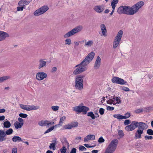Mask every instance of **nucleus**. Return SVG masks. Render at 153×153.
<instances>
[{"label": "nucleus", "mask_w": 153, "mask_h": 153, "mask_svg": "<svg viewBox=\"0 0 153 153\" xmlns=\"http://www.w3.org/2000/svg\"><path fill=\"white\" fill-rule=\"evenodd\" d=\"M137 127L138 129L135 133L134 138L135 139H140L141 138V135L144 130L148 127V126L145 123L142 122H138L136 121H132L130 125L125 127V129L128 131H130Z\"/></svg>", "instance_id": "1"}, {"label": "nucleus", "mask_w": 153, "mask_h": 153, "mask_svg": "<svg viewBox=\"0 0 153 153\" xmlns=\"http://www.w3.org/2000/svg\"><path fill=\"white\" fill-rule=\"evenodd\" d=\"M144 4V2L140 1L131 7L128 6H121L118 8L117 12L119 14L124 13L127 15H133L136 13Z\"/></svg>", "instance_id": "2"}, {"label": "nucleus", "mask_w": 153, "mask_h": 153, "mask_svg": "<svg viewBox=\"0 0 153 153\" xmlns=\"http://www.w3.org/2000/svg\"><path fill=\"white\" fill-rule=\"evenodd\" d=\"M94 55L95 53L93 52L89 53L80 64L76 66L75 68H76L74 71L73 74L74 75L78 74L86 70L87 68V65L92 60Z\"/></svg>", "instance_id": "3"}, {"label": "nucleus", "mask_w": 153, "mask_h": 153, "mask_svg": "<svg viewBox=\"0 0 153 153\" xmlns=\"http://www.w3.org/2000/svg\"><path fill=\"white\" fill-rule=\"evenodd\" d=\"M118 144V140L114 139L112 140L106 149L104 153H113L116 149Z\"/></svg>", "instance_id": "4"}, {"label": "nucleus", "mask_w": 153, "mask_h": 153, "mask_svg": "<svg viewBox=\"0 0 153 153\" xmlns=\"http://www.w3.org/2000/svg\"><path fill=\"white\" fill-rule=\"evenodd\" d=\"M84 77V76L79 75L76 76L75 77V84L74 87L76 89L79 91L82 90L83 88V78Z\"/></svg>", "instance_id": "5"}, {"label": "nucleus", "mask_w": 153, "mask_h": 153, "mask_svg": "<svg viewBox=\"0 0 153 153\" xmlns=\"http://www.w3.org/2000/svg\"><path fill=\"white\" fill-rule=\"evenodd\" d=\"M82 28L83 27L82 26L79 25L66 33L64 35L63 37L65 38L69 37L72 36L80 32Z\"/></svg>", "instance_id": "6"}, {"label": "nucleus", "mask_w": 153, "mask_h": 153, "mask_svg": "<svg viewBox=\"0 0 153 153\" xmlns=\"http://www.w3.org/2000/svg\"><path fill=\"white\" fill-rule=\"evenodd\" d=\"M123 34V31L122 30H120L118 32L117 35L114 38L113 43V48L114 49L116 48L120 44Z\"/></svg>", "instance_id": "7"}, {"label": "nucleus", "mask_w": 153, "mask_h": 153, "mask_svg": "<svg viewBox=\"0 0 153 153\" xmlns=\"http://www.w3.org/2000/svg\"><path fill=\"white\" fill-rule=\"evenodd\" d=\"M73 110L79 113L82 112L84 114H85L88 111L89 108L86 106L79 105L73 107Z\"/></svg>", "instance_id": "8"}, {"label": "nucleus", "mask_w": 153, "mask_h": 153, "mask_svg": "<svg viewBox=\"0 0 153 153\" xmlns=\"http://www.w3.org/2000/svg\"><path fill=\"white\" fill-rule=\"evenodd\" d=\"M19 106L22 109L27 111L36 110L39 109V106H38L26 105L22 104H20Z\"/></svg>", "instance_id": "9"}, {"label": "nucleus", "mask_w": 153, "mask_h": 153, "mask_svg": "<svg viewBox=\"0 0 153 153\" xmlns=\"http://www.w3.org/2000/svg\"><path fill=\"white\" fill-rule=\"evenodd\" d=\"M48 9L47 6H44L36 10L34 13V15L35 16H39L45 13Z\"/></svg>", "instance_id": "10"}, {"label": "nucleus", "mask_w": 153, "mask_h": 153, "mask_svg": "<svg viewBox=\"0 0 153 153\" xmlns=\"http://www.w3.org/2000/svg\"><path fill=\"white\" fill-rule=\"evenodd\" d=\"M47 77V74L44 72H39L37 73L36 75V79L39 81L43 80Z\"/></svg>", "instance_id": "11"}, {"label": "nucleus", "mask_w": 153, "mask_h": 153, "mask_svg": "<svg viewBox=\"0 0 153 153\" xmlns=\"http://www.w3.org/2000/svg\"><path fill=\"white\" fill-rule=\"evenodd\" d=\"M54 122H52L51 121L46 120H42L38 123V124L40 126H47L48 127L54 124Z\"/></svg>", "instance_id": "12"}, {"label": "nucleus", "mask_w": 153, "mask_h": 153, "mask_svg": "<svg viewBox=\"0 0 153 153\" xmlns=\"http://www.w3.org/2000/svg\"><path fill=\"white\" fill-rule=\"evenodd\" d=\"M81 44L85 43L84 46L85 47L89 48L92 46L94 43V41L91 40H89L87 41L86 39H84L81 41L79 42Z\"/></svg>", "instance_id": "13"}, {"label": "nucleus", "mask_w": 153, "mask_h": 153, "mask_svg": "<svg viewBox=\"0 0 153 153\" xmlns=\"http://www.w3.org/2000/svg\"><path fill=\"white\" fill-rule=\"evenodd\" d=\"M112 81L114 83H116L120 85H124L125 83V81L121 78L114 77L112 79Z\"/></svg>", "instance_id": "14"}, {"label": "nucleus", "mask_w": 153, "mask_h": 153, "mask_svg": "<svg viewBox=\"0 0 153 153\" xmlns=\"http://www.w3.org/2000/svg\"><path fill=\"white\" fill-rule=\"evenodd\" d=\"M9 36V34L7 33L0 31V42L4 40L5 39Z\"/></svg>", "instance_id": "15"}, {"label": "nucleus", "mask_w": 153, "mask_h": 153, "mask_svg": "<svg viewBox=\"0 0 153 153\" xmlns=\"http://www.w3.org/2000/svg\"><path fill=\"white\" fill-rule=\"evenodd\" d=\"M46 63L47 62L45 61L44 59H39L38 67L39 69L45 67L46 66Z\"/></svg>", "instance_id": "16"}, {"label": "nucleus", "mask_w": 153, "mask_h": 153, "mask_svg": "<svg viewBox=\"0 0 153 153\" xmlns=\"http://www.w3.org/2000/svg\"><path fill=\"white\" fill-rule=\"evenodd\" d=\"M5 132L3 130H0V143L5 141L6 140Z\"/></svg>", "instance_id": "17"}, {"label": "nucleus", "mask_w": 153, "mask_h": 153, "mask_svg": "<svg viewBox=\"0 0 153 153\" xmlns=\"http://www.w3.org/2000/svg\"><path fill=\"white\" fill-rule=\"evenodd\" d=\"M101 60L100 57L99 56H98L97 57L94 65V67L95 69H97L99 68L101 65Z\"/></svg>", "instance_id": "18"}, {"label": "nucleus", "mask_w": 153, "mask_h": 153, "mask_svg": "<svg viewBox=\"0 0 153 153\" xmlns=\"http://www.w3.org/2000/svg\"><path fill=\"white\" fill-rule=\"evenodd\" d=\"M100 28L102 33V36H103L105 37L106 36H107L106 34L107 30L105 25L103 24H101L100 25Z\"/></svg>", "instance_id": "19"}, {"label": "nucleus", "mask_w": 153, "mask_h": 153, "mask_svg": "<svg viewBox=\"0 0 153 153\" xmlns=\"http://www.w3.org/2000/svg\"><path fill=\"white\" fill-rule=\"evenodd\" d=\"M94 9L96 12L100 13L103 11L104 8L103 6L99 5L95 6Z\"/></svg>", "instance_id": "20"}, {"label": "nucleus", "mask_w": 153, "mask_h": 153, "mask_svg": "<svg viewBox=\"0 0 153 153\" xmlns=\"http://www.w3.org/2000/svg\"><path fill=\"white\" fill-rule=\"evenodd\" d=\"M95 136L94 135H88L84 138V141L85 142L87 143L90 140H95Z\"/></svg>", "instance_id": "21"}, {"label": "nucleus", "mask_w": 153, "mask_h": 153, "mask_svg": "<svg viewBox=\"0 0 153 153\" xmlns=\"http://www.w3.org/2000/svg\"><path fill=\"white\" fill-rule=\"evenodd\" d=\"M31 1H27L26 0H21L19 1L18 3V5L21 6L24 5H27Z\"/></svg>", "instance_id": "22"}, {"label": "nucleus", "mask_w": 153, "mask_h": 153, "mask_svg": "<svg viewBox=\"0 0 153 153\" xmlns=\"http://www.w3.org/2000/svg\"><path fill=\"white\" fill-rule=\"evenodd\" d=\"M12 141L14 143L17 142H21L22 141L21 137L17 136H15L13 137L12 138Z\"/></svg>", "instance_id": "23"}, {"label": "nucleus", "mask_w": 153, "mask_h": 153, "mask_svg": "<svg viewBox=\"0 0 153 153\" xmlns=\"http://www.w3.org/2000/svg\"><path fill=\"white\" fill-rule=\"evenodd\" d=\"M14 125L15 127L17 129L21 128L23 126L22 123H21L17 121L14 124Z\"/></svg>", "instance_id": "24"}, {"label": "nucleus", "mask_w": 153, "mask_h": 153, "mask_svg": "<svg viewBox=\"0 0 153 153\" xmlns=\"http://www.w3.org/2000/svg\"><path fill=\"white\" fill-rule=\"evenodd\" d=\"M78 126L77 123L75 125H73L71 124H68L64 126L63 127L65 129H71L73 127H76Z\"/></svg>", "instance_id": "25"}, {"label": "nucleus", "mask_w": 153, "mask_h": 153, "mask_svg": "<svg viewBox=\"0 0 153 153\" xmlns=\"http://www.w3.org/2000/svg\"><path fill=\"white\" fill-rule=\"evenodd\" d=\"M10 78V76H5L0 77V83Z\"/></svg>", "instance_id": "26"}, {"label": "nucleus", "mask_w": 153, "mask_h": 153, "mask_svg": "<svg viewBox=\"0 0 153 153\" xmlns=\"http://www.w3.org/2000/svg\"><path fill=\"white\" fill-rule=\"evenodd\" d=\"M57 143V142L56 141L55 142L53 143L50 144L49 146V148L51 149H52L53 150H54L56 149L55 146L56 144Z\"/></svg>", "instance_id": "27"}, {"label": "nucleus", "mask_w": 153, "mask_h": 153, "mask_svg": "<svg viewBox=\"0 0 153 153\" xmlns=\"http://www.w3.org/2000/svg\"><path fill=\"white\" fill-rule=\"evenodd\" d=\"M13 130L11 128H10L7 130L5 132V134L7 135H10L13 133Z\"/></svg>", "instance_id": "28"}, {"label": "nucleus", "mask_w": 153, "mask_h": 153, "mask_svg": "<svg viewBox=\"0 0 153 153\" xmlns=\"http://www.w3.org/2000/svg\"><path fill=\"white\" fill-rule=\"evenodd\" d=\"M4 127L6 128H9L11 126L10 123L8 121L4 122Z\"/></svg>", "instance_id": "29"}, {"label": "nucleus", "mask_w": 153, "mask_h": 153, "mask_svg": "<svg viewBox=\"0 0 153 153\" xmlns=\"http://www.w3.org/2000/svg\"><path fill=\"white\" fill-rule=\"evenodd\" d=\"M66 119V117L65 116H63L62 117L60 120V121L59 122V123L58 125H60L61 126H62L63 123L65 121Z\"/></svg>", "instance_id": "30"}, {"label": "nucleus", "mask_w": 153, "mask_h": 153, "mask_svg": "<svg viewBox=\"0 0 153 153\" xmlns=\"http://www.w3.org/2000/svg\"><path fill=\"white\" fill-rule=\"evenodd\" d=\"M118 2V0H113V1L111 3L112 7H115L116 4H117Z\"/></svg>", "instance_id": "31"}, {"label": "nucleus", "mask_w": 153, "mask_h": 153, "mask_svg": "<svg viewBox=\"0 0 153 153\" xmlns=\"http://www.w3.org/2000/svg\"><path fill=\"white\" fill-rule=\"evenodd\" d=\"M113 117L119 120L123 119V116L120 114H114L113 115Z\"/></svg>", "instance_id": "32"}, {"label": "nucleus", "mask_w": 153, "mask_h": 153, "mask_svg": "<svg viewBox=\"0 0 153 153\" xmlns=\"http://www.w3.org/2000/svg\"><path fill=\"white\" fill-rule=\"evenodd\" d=\"M87 116L88 117H91L93 119H95V116L94 114L92 112H90L88 113Z\"/></svg>", "instance_id": "33"}, {"label": "nucleus", "mask_w": 153, "mask_h": 153, "mask_svg": "<svg viewBox=\"0 0 153 153\" xmlns=\"http://www.w3.org/2000/svg\"><path fill=\"white\" fill-rule=\"evenodd\" d=\"M66 45H70L71 44V41L70 39H67L65 40Z\"/></svg>", "instance_id": "34"}, {"label": "nucleus", "mask_w": 153, "mask_h": 153, "mask_svg": "<svg viewBox=\"0 0 153 153\" xmlns=\"http://www.w3.org/2000/svg\"><path fill=\"white\" fill-rule=\"evenodd\" d=\"M112 99H111L110 98H109V100L107 101V103L109 104H113L114 105H116V103H115V102H113V101H112Z\"/></svg>", "instance_id": "35"}, {"label": "nucleus", "mask_w": 153, "mask_h": 153, "mask_svg": "<svg viewBox=\"0 0 153 153\" xmlns=\"http://www.w3.org/2000/svg\"><path fill=\"white\" fill-rule=\"evenodd\" d=\"M130 114L129 113H127L125 114V116H123V119H126L128 118L130 116Z\"/></svg>", "instance_id": "36"}, {"label": "nucleus", "mask_w": 153, "mask_h": 153, "mask_svg": "<svg viewBox=\"0 0 153 153\" xmlns=\"http://www.w3.org/2000/svg\"><path fill=\"white\" fill-rule=\"evenodd\" d=\"M54 127L55 126H52L51 127L49 128L46 131L45 133V134L47 133L51 132L53 129Z\"/></svg>", "instance_id": "37"}, {"label": "nucleus", "mask_w": 153, "mask_h": 153, "mask_svg": "<svg viewBox=\"0 0 153 153\" xmlns=\"http://www.w3.org/2000/svg\"><path fill=\"white\" fill-rule=\"evenodd\" d=\"M147 133L149 135H153V131L151 129H148L147 131Z\"/></svg>", "instance_id": "38"}, {"label": "nucleus", "mask_w": 153, "mask_h": 153, "mask_svg": "<svg viewBox=\"0 0 153 153\" xmlns=\"http://www.w3.org/2000/svg\"><path fill=\"white\" fill-rule=\"evenodd\" d=\"M67 149L65 146H63L60 149L61 153H65L66 152Z\"/></svg>", "instance_id": "39"}, {"label": "nucleus", "mask_w": 153, "mask_h": 153, "mask_svg": "<svg viewBox=\"0 0 153 153\" xmlns=\"http://www.w3.org/2000/svg\"><path fill=\"white\" fill-rule=\"evenodd\" d=\"M51 108L53 111H56L59 110V107L57 106H53L51 107Z\"/></svg>", "instance_id": "40"}, {"label": "nucleus", "mask_w": 153, "mask_h": 153, "mask_svg": "<svg viewBox=\"0 0 153 153\" xmlns=\"http://www.w3.org/2000/svg\"><path fill=\"white\" fill-rule=\"evenodd\" d=\"M79 149L80 151H86V149L82 146H79Z\"/></svg>", "instance_id": "41"}, {"label": "nucleus", "mask_w": 153, "mask_h": 153, "mask_svg": "<svg viewBox=\"0 0 153 153\" xmlns=\"http://www.w3.org/2000/svg\"><path fill=\"white\" fill-rule=\"evenodd\" d=\"M19 116L20 117L23 118H25L27 116V114L23 113H20L19 114Z\"/></svg>", "instance_id": "42"}, {"label": "nucleus", "mask_w": 153, "mask_h": 153, "mask_svg": "<svg viewBox=\"0 0 153 153\" xmlns=\"http://www.w3.org/2000/svg\"><path fill=\"white\" fill-rule=\"evenodd\" d=\"M131 123V121L129 120H125L124 122V125L125 126Z\"/></svg>", "instance_id": "43"}, {"label": "nucleus", "mask_w": 153, "mask_h": 153, "mask_svg": "<svg viewBox=\"0 0 153 153\" xmlns=\"http://www.w3.org/2000/svg\"><path fill=\"white\" fill-rule=\"evenodd\" d=\"M145 139L146 140H152L153 137L151 136H148L146 135L144 137Z\"/></svg>", "instance_id": "44"}, {"label": "nucleus", "mask_w": 153, "mask_h": 153, "mask_svg": "<svg viewBox=\"0 0 153 153\" xmlns=\"http://www.w3.org/2000/svg\"><path fill=\"white\" fill-rule=\"evenodd\" d=\"M143 108H141L135 110V112L136 113L139 114L141 112H143Z\"/></svg>", "instance_id": "45"}, {"label": "nucleus", "mask_w": 153, "mask_h": 153, "mask_svg": "<svg viewBox=\"0 0 153 153\" xmlns=\"http://www.w3.org/2000/svg\"><path fill=\"white\" fill-rule=\"evenodd\" d=\"M119 135L121 137H123L124 136V133L123 131L121 130H118Z\"/></svg>", "instance_id": "46"}, {"label": "nucleus", "mask_w": 153, "mask_h": 153, "mask_svg": "<svg viewBox=\"0 0 153 153\" xmlns=\"http://www.w3.org/2000/svg\"><path fill=\"white\" fill-rule=\"evenodd\" d=\"M105 141L104 139L102 137H100L98 139V142L100 143H102Z\"/></svg>", "instance_id": "47"}, {"label": "nucleus", "mask_w": 153, "mask_h": 153, "mask_svg": "<svg viewBox=\"0 0 153 153\" xmlns=\"http://www.w3.org/2000/svg\"><path fill=\"white\" fill-rule=\"evenodd\" d=\"M104 109L102 108H100V110L99 111L100 114L101 115H102L104 114Z\"/></svg>", "instance_id": "48"}, {"label": "nucleus", "mask_w": 153, "mask_h": 153, "mask_svg": "<svg viewBox=\"0 0 153 153\" xmlns=\"http://www.w3.org/2000/svg\"><path fill=\"white\" fill-rule=\"evenodd\" d=\"M116 101L117 102L116 103L118 104H119L121 102V100H120V97H117L116 99Z\"/></svg>", "instance_id": "49"}, {"label": "nucleus", "mask_w": 153, "mask_h": 153, "mask_svg": "<svg viewBox=\"0 0 153 153\" xmlns=\"http://www.w3.org/2000/svg\"><path fill=\"white\" fill-rule=\"evenodd\" d=\"M106 109L107 110L111 111L114 110V107H111L108 106L107 107Z\"/></svg>", "instance_id": "50"}, {"label": "nucleus", "mask_w": 153, "mask_h": 153, "mask_svg": "<svg viewBox=\"0 0 153 153\" xmlns=\"http://www.w3.org/2000/svg\"><path fill=\"white\" fill-rule=\"evenodd\" d=\"M18 122H19V123H22V125H23L24 120H23L22 118L19 117L18 119Z\"/></svg>", "instance_id": "51"}, {"label": "nucleus", "mask_w": 153, "mask_h": 153, "mask_svg": "<svg viewBox=\"0 0 153 153\" xmlns=\"http://www.w3.org/2000/svg\"><path fill=\"white\" fill-rule=\"evenodd\" d=\"M122 89L126 91H129V89L128 88L125 87H123L122 88Z\"/></svg>", "instance_id": "52"}, {"label": "nucleus", "mask_w": 153, "mask_h": 153, "mask_svg": "<svg viewBox=\"0 0 153 153\" xmlns=\"http://www.w3.org/2000/svg\"><path fill=\"white\" fill-rule=\"evenodd\" d=\"M17 149L16 148H13L12 149V153H17Z\"/></svg>", "instance_id": "53"}, {"label": "nucleus", "mask_w": 153, "mask_h": 153, "mask_svg": "<svg viewBox=\"0 0 153 153\" xmlns=\"http://www.w3.org/2000/svg\"><path fill=\"white\" fill-rule=\"evenodd\" d=\"M24 8V7L23 6L21 7H17V10L18 11H22L23 10Z\"/></svg>", "instance_id": "54"}, {"label": "nucleus", "mask_w": 153, "mask_h": 153, "mask_svg": "<svg viewBox=\"0 0 153 153\" xmlns=\"http://www.w3.org/2000/svg\"><path fill=\"white\" fill-rule=\"evenodd\" d=\"M116 98L117 97H116L114 95V96H111L110 98L111 99H112V101H113V102H115Z\"/></svg>", "instance_id": "55"}, {"label": "nucleus", "mask_w": 153, "mask_h": 153, "mask_svg": "<svg viewBox=\"0 0 153 153\" xmlns=\"http://www.w3.org/2000/svg\"><path fill=\"white\" fill-rule=\"evenodd\" d=\"M76 148H73L71 149L70 153H76Z\"/></svg>", "instance_id": "56"}, {"label": "nucleus", "mask_w": 153, "mask_h": 153, "mask_svg": "<svg viewBox=\"0 0 153 153\" xmlns=\"http://www.w3.org/2000/svg\"><path fill=\"white\" fill-rule=\"evenodd\" d=\"M57 70V68L56 67H53L52 69V72H56Z\"/></svg>", "instance_id": "57"}, {"label": "nucleus", "mask_w": 153, "mask_h": 153, "mask_svg": "<svg viewBox=\"0 0 153 153\" xmlns=\"http://www.w3.org/2000/svg\"><path fill=\"white\" fill-rule=\"evenodd\" d=\"M84 146L87 148H91L94 147V146H90L88 144H85Z\"/></svg>", "instance_id": "58"}, {"label": "nucleus", "mask_w": 153, "mask_h": 153, "mask_svg": "<svg viewBox=\"0 0 153 153\" xmlns=\"http://www.w3.org/2000/svg\"><path fill=\"white\" fill-rule=\"evenodd\" d=\"M5 117L4 116H0V121L3 120L5 119Z\"/></svg>", "instance_id": "59"}, {"label": "nucleus", "mask_w": 153, "mask_h": 153, "mask_svg": "<svg viewBox=\"0 0 153 153\" xmlns=\"http://www.w3.org/2000/svg\"><path fill=\"white\" fill-rule=\"evenodd\" d=\"M5 111V110L4 109H0V113H4Z\"/></svg>", "instance_id": "60"}, {"label": "nucleus", "mask_w": 153, "mask_h": 153, "mask_svg": "<svg viewBox=\"0 0 153 153\" xmlns=\"http://www.w3.org/2000/svg\"><path fill=\"white\" fill-rule=\"evenodd\" d=\"M98 151L97 150H93L91 151L92 153H97Z\"/></svg>", "instance_id": "61"}, {"label": "nucleus", "mask_w": 153, "mask_h": 153, "mask_svg": "<svg viewBox=\"0 0 153 153\" xmlns=\"http://www.w3.org/2000/svg\"><path fill=\"white\" fill-rule=\"evenodd\" d=\"M115 7H114V8L113 7H112V8L113 9V10H112V12H111V13H110L111 15H112L113 14L114 11V10H115Z\"/></svg>", "instance_id": "62"}, {"label": "nucleus", "mask_w": 153, "mask_h": 153, "mask_svg": "<svg viewBox=\"0 0 153 153\" xmlns=\"http://www.w3.org/2000/svg\"><path fill=\"white\" fill-rule=\"evenodd\" d=\"M74 44L76 46H78L79 45V43L78 42H74Z\"/></svg>", "instance_id": "63"}, {"label": "nucleus", "mask_w": 153, "mask_h": 153, "mask_svg": "<svg viewBox=\"0 0 153 153\" xmlns=\"http://www.w3.org/2000/svg\"><path fill=\"white\" fill-rule=\"evenodd\" d=\"M46 153H53V152L50 150L47 151Z\"/></svg>", "instance_id": "64"}]
</instances>
